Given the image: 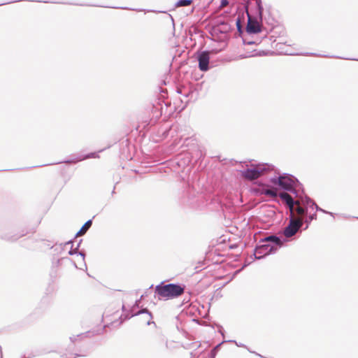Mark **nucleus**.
I'll return each mask as SVG.
<instances>
[{"label":"nucleus","instance_id":"nucleus-1","mask_svg":"<svg viewBox=\"0 0 358 358\" xmlns=\"http://www.w3.org/2000/svg\"><path fill=\"white\" fill-rule=\"evenodd\" d=\"M264 192L266 196L278 197L288 208L289 215H291V213H293L294 212L300 216L307 215L310 206L305 205L301 202L303 196L306 195L304 189H302V192L299 194V196L294 197L287 192L278 193L275 190L271 189H266Z\"/></svg>","mask_w":358,"mask_h":358},{"label":"nucleus","instance_id":"nucleus-2","mask_svg":"<svg viewBox=\"0 0 358 358\" xmlns=\"http://www.w3.org/2000/svg\"><path fill=\"white\" fill-rule=\"evenodd\" d=\"M278 176H274L269 178V182L271 183L273 189L277 192V189L283 190V192H289L294 194V196H299V194L302 192L303 189V185L299 181V180L293 175L289 173L280 174ZM266 189H271L267 188Z\"/></svg>","mask_w":358,"mask_h":358},{"label":"nucleus","instance_id":"nucleus-3","mask_svg":"<svg viewBox=\"0 0 358 358\" xmlns=\"http://www.w3.org/2000/svg\"><path fill=\"white\" fill-rule=\"evenodd\" d=\"M186 286L180 283H168L161 282L155 286V294L159 300H169L178 298L184 294Z\"/></svg>","mask_w":358,"mask_h":358},{"label":"nucleus","instance_id":"nucleus-4","mask_svg":"<svg viewBox=\"0 0 358 358\" xmlns=\"http://www.w3.org/2000/svg\"><path fill=\"white\" fill-rule=\"evenodd\" d=\"M252 167L242 171L241 175L249 180L257 179L274 170V166L269 164H252Z\"/></svg>","mask_w":358,"mask_h":358},{"label":"nucleus","instance_id":"nucleus-5","mask_svg":"<svg viewBox=\"0 0 358 358\" xmlns=\"http://www.w3.org/2000/svg\"><path fill=\"white\" fill-rule=\"evenodd\" d=\"M288 224L280 232L286 238H291L296 234L303 226V220L300 217H294V214L291 213L287 218Z\"/></svg>","mask_w":358,"mask_h":358},{"label":"nucleus","instance_id":"nucleus-6","mask_svg":"<svg viewBox=\"0 0 358 358\" xmlns=\"http://www.w3.org/2000/svg\"><path fill=\"white\" fill-rule=\"evenodd\" d=\"M278 250L277 246L272 245L269 243H259L255 247L252 256L255 259H261L268 255L275 253Z\"/></svg>","mask_w":358,"mask_h":358},{"label":"nucleus","instance_id":"nucleus-7","mask_svg":"<svg viewBox=\"0 0 358 358\" xmlns=\"http://www.w3.org/2000/svg\"><path fill=\"white\" fill-rule=\"evenodd\" d=\"M143 298V295L141 296V298L135 301L134 305L132 307V309L127 311L126 313H124L123 315L120 316V319L123 320H127L130 319L131 317L138 315L140 314L146 313L148 314L149 317V320L146 322L147 325H150L151 324H155V322L152 321V313L148 309V308H142L141 310H138V312L134 313V309L135 308H138L141 299Z\"/></svg>","mask_w":358,"mask_h":358},{"label":"nucleus","instance_id":"nucleus-8","mask_svg":"<svg viewBox=\"0 0 358 358\" xmlns=\"http://www.w3.org/2000/svg\"><path fill=\"white\" fill-rule=\"evenodd\" d=\"M244 2V7L245 8L247 15L248 17L247 26H246V33L248 35L256 34L262 32V27L260 26L259 22L257 19L252 20L248 13L249 5L250 4V1L248 2Z\"/></svg>","mask_w":358,"mask_h":358},{"label":"nucleus","instance_id":"nucleus-9","mask_svg":"<svg viewBox=\"0 0 358 358\" xmlns=\"http://www.w3.org/2000/svg\"><path fill=\"white\" fill-rule=\"evenodd\" d=\"M164 90L161 91V94L152 103V113L156 114V117L161 116L164 112V108L166 110L171 106V102L165 99Z\"/></svg>","mask_w":358,"mask_h":358},{"label":"nucleus","instance_id":"nucleus-10","mask_svg":"<svg viewBox=\"0 0 358 358\" xmlns=\"http://www.w3.org/2000/svg\"><path fill=\"white\" fill-rule=\"evenodd\" d=\"M196 58L198 61L199 69L201 71H207L210 69L209 62L210 59V51L203 50L197 51L195 53Z\"/></svg>","mask_w":358,"mask_h":358},{"label":"nucleus","instance_id":"nucleus-11","mask_svg":"<svg viewBox=\"0 0 358 358\" xmlns=\"http://www.w3.org/2000/svg\"><path fill=\"white\" fill-rule=\"evenodd\" d=\"M27 234V231L25 230H22L20 232L17 233H15L12 230H8L6 232L0 233V238L8 242H15Z\"/></svg>","mask_w":358,"mask_h":358},{"label":"nucleus","instance_id":"nucleus-12","mask_svg":"<svg viewBox=\"0 0 358 358\" xmlns=\"http://www.w3.org/2000/svg\"><path fill=\"white\" fill-rule=\"evenodd\" d=\"M286 241V239H282L281 237L277 235L266 236L259 240V243H269L272 245L277 246L278 249H279Z\"/></svg>","mask_w":358,"mask_h":358},{"label":"nucleus","instance_id":"nucleus-13","mask_svg":"<svg viewBox=\"0 0 358 358\" xmlns=\"http://www.w3.org/2000/svg\"><path fill=\"white\" fill-rule=\"evenodd\" d=\"M106 327H107V325H104L103 327L98 328L96 329L90 330V331H86L85 333L78 334L77 336H71L69 338V339L71 341V343H74L78 338H83V337H89L90 338V337H92L95 335L102 334H103V331H104L105 329L106 328Z\"/></svg>","mask_w":358,"mask_h":358},{"label":"nucleus","instance_id":"nucleus-14","mask_svg":"<svg viewBox=\"0 0 358 358\" xmlns=\"http://www.w3.org/2000/svg\"><path fill=\"white\" fill-rule=\"evenodd\" d=\"M236 24L237 31H238V33L240 34V36L242 38L243 43L244 45H258V44L260 43V41H255V40H252L251 38H249L250 35H248L247 34V36H245V35L243 34V29H242L241 21H240V19L238 17L236 20Z\"/></svg>","mask_w":358,"mask_h":358},{"label":"nucleus","instance_id":"nucleus-15","mask_svg":"<svg viewBox=\"0 0 358 358\" xmlns=\"http://www.w3.org/2000/svg\"><path fill=\"white\" fill-rule=\"evenodd\" d=\"M99 155L96 152H90L87 155H85L84 156H79V157H74V158H72V159H67V160H64L62 162H56V163H53L52 164H60V163H66V164H76L78 162H80V161H83L84 159H90V158H96V157H98ZM50 164H43V165H39V166H36L35 167H40V166H47V165H50Z\"/></svg>","mask_w":358,"mask_h":358},{"label":"nucleus","instance_id":"nucleus-16","mask_svg":"<svg viewBox=\"0 0 358 358\" xmlns=\"http://www.w3.org/2000/svg\"><path fill=\"white\" fill-rule=\"evenodd\" d=\"M301 202H302V203L305 204V205H309L310 206V208L311 209H315L316 211H320V212H322L324 213H326V214H329L331 215V216H334V213H331V212H329V211H327L322 208H321L320 207H319L316 203L312 199H310L308 196L307 195H305L303 196V199L302 201H301Z\"/></svg>","mask_w":358,"mask_h":358},{"label":"nucleus","instance_id":"nucleus-17","mask_svg":"<svg viewBox=\"0 0 358 358\" xmlns=\"http://www.w3.org/2000/svg\"><path fill=\"white\" fill-rule=\"evenodd\" d=\"M185 196H187L186 202L189 205L193 203V199L196 196V192L193 187L188 185L187 189L185 191Z\"/></svg>","mask_w":358,"mask_h":358},{"label":"nucleus","instance_id":"nucleus-18","mask_svg":"<svg viewBox=\"0 0 358 358\" xmlns=\"http://www.w3.org/2000/svg\"><path fill=\"white\" fill-rule=\"evenodd\" d=\"M256 3V15L257 18L259 20L260 22H262L263 21V13H264V8L262 6V0H254Z\"/></svg>","mask_w":358,"mask_h":358},{"label":"nucleus","instance_id":"nucleus-19","mask_svg":"<svg viewBox=\"0 0 358 358\" xmlns=\"http://www.w3.org/2000/svg\"><path fill=\"white\" fill-rule=\"evenodd\" d=\"M196 92L193 90H191L189 88H187V91H183L182 95L184 96L185 99L187 100L181 99L182 102H185V104H187L188 102L192 100V99H195Z\"/></svg>","mask_w":358,"mask_h":358},{"label":"nucleus","instance_id":"nucleus-20","mask_svg":"<svg viewBox=\"0 0 358 358\" xmlns=\"http://www.w3.org/2000/svg\"><path fill=\"white\" fill-rule=\"evenodd\" d=\"M92 224V220H88L80 228V229L76 233L75 237L79 236H83L87 230L91 227Z\"/></svg>","mask_w":358,"mask_h":358},{"label":"nucleus","instance_id":"nucleus-21","mask_svg":"<svg viewBox=\"0 0 358 358\" xmlns=\"http://www.w3.org/2000/svg\"><path fill=\"white\" fill-rule=\"evenodd\" d=\"M303 220V224L306 223V226L305 227L304 229H306L308 228L309 224L313 220H315L317 219V214L315 213L313 214H310L309 215H305L304 217H300Z\"/></svg>","mask_w":358,"mask_h":358},{"label":"nucleus","instance_id":"nucleus-22","mask_svg":"<svg viewBox=\"0 0 358 358\" xmlns=\"http://www.w3.org/2000/svg\"><path fill=\"white\" fill-rule=\"evenodd\" d=\"M64 262H68L71 263L76 268H78V266H77L76 264L75 263V262H73L71 259H70L68 257H62L60 259H58L57 260V262H55V265L57 266H59L62 265V263Z\"/></svg>","mask_w":358,"mask_h":358},{"label":"nucleus","instance_id":"nucleus-23","mask_svg":"<svg viewBox=\"0 0 358 358\" xmlns=\"http://www.w3.org/2000/svg\"><path fill=\"white\" fill-rule=\"evenodd\" d=\"M257 55H262L260 53H257L256 50H247V52L245 54L240 55L239 57L241 59H244L247 57H254Z\"/></svg>","mask_w":358,"mask_h":358},{"label":"nucleus","instance_id":"nucleus-24","mask_svg":"<svg viewBox=\"0 0 358 358\" xmlns=\"http://www.w3.org/2000/svg\"><path fill=\"white\" fill-rule=\"evenodd\" d=\"M193 3V0H178L175 6L176 7H185L189 6Z\"/></svg>","mask_w":358,"mask_h":358},{"label":"nucleus","instance_id":"nucleus-25","mask_svg":"<svg viewBox=\"0 0 358 358\" xmlns=\"http://www.w3.org/2000/svg\"><path fill=\"white\" fill-rule=\"evenodd\" d=\"M223 342L233 343H235L236 345V346H238V347L246 348V346L244 344L238 343L235 340H228V341L224 340Z\"/></svg>","mask_w":358,"mask_h":358},{"label":"nucleus","instance_id":"nucleus-26","mask_svg":"<svg viewBox=\"0 0 358 358\" xmlns=\"http://www.w3.org/2000/svg\"><path fill=\"white\" fill-rule=\"evenodd\" d=\"M78 255H80V256H81V257H82V258H83V262H84V266H85V269H87V264H86V263H85V251H83V250H81V251H79V250H78Z\"/></svg>","mask_w":358,"mask_h":358},{"label":"nucleus","instance_id":"nucleus-27","mask_svg":"<svg viewBox=\"0 0 358 358\" xmlns=\"http://www.w3.org/2000/svg\"><path fill=\"white\" fill-rule=\"evenodd\" d=\"M224 342H223V341L220 343L219 344H217V345H215L214 347V348L211 351V353L212 354H214V353H216L220 348L221 345L224 343Z\"/></svg>","mask_w":358,"mask_h":358},{"label":"nucleus","instance_id":"nucleus-28","mask_svg":"<svg viewBox=\"0 0 358 358\" xmlns=\"http://www.w3.org/2000/svg\"><path fill=\"white\" fill-rule=\"evenodd\" d=\"M78 248H73V247L71 246L70 250L69 251V255H78Z\"/></svg>","mask_w":358,"mask_h":358},{"label":"nucleus","instance_id":"nucleus-29","mask_svg":"<svg viewBox=\"0 0 358 358\" xmlns=\"http://www.w3.org/2000/svg\"><path fill=\"white\" fill-rule=\"evenodd\" d=\"M218 332L221 334V336L224 338V330L221 325L218 326Z\"/></svg>","mask_w":358,"mask_h":358},{"label":"nucleus","instance_id":"nucleus-30","mask_svg":"<svg viewBox=\"0 0 358 358\" xmlns=\"http://www.w3.org/2000/svg\"><path fill=\"white\" fill-rule=\"evenodd\" d=\"M81 356H85V355H80V354L76 353L73 357H66V355H62V358H76L77 357H81Z\"/></svg>","mask_w":358,"mask_h":358},{"label":"nucleus","instance_id":"nucleus-31","mask_svg":"<svg viewBox=\"0 0 358 358\" xmlns=\"http://www.w3.org/2000/svg\"><path fill=\"white\" fill-rule=\"evenodd\" d=\"M183 91H187V88L185 87H177V92L178 94H182Z\"/></svg>","mask_w":358,"mask_h":358},{"label":"nucleus","instance_id":"nucleus-32","mask_svg":"<svg viewBox=\"0 0 358 358\" xmlns=\"http://www.w3.org/2000/svg\"><path fill=\"white\" fill-rule=\"evenodd\" d=\"M222 25H223L224 27V30H221V29H217L221 33H224V32H227V29H228V24L227 23H223L222 24Z\"/></svg>","mask_w":358,"mask_h":358},{"label":"nucleus","instance_id":"nucleus-33","mask_svg":"<svg viewBox=\"0 0 358 358\" xmlns=\"http://www.w3.org/2000/svg\"><path fill=\"white\" fill-rule=\"evenodd\" d=\"M114 8H119V9H123V10H131V8L128 7H113ZM133 10H136V9H132Z\"/></svg>","mask_w":358,"mask_h":358},{"label":"nucleus","instance_id":"nucleus-34","mask_svg":"<svg viewBox=\"0 0 358 358\" xmlns=\"http://www.w3.org/2000/svg\"><path fill=\"white\" fill-rule=\"evenodd\" d=\"M229 3V1L227 0H222L221 1V6H225Z\"/></svg>","mask_w":358,"mask_h":358},{"label":"nucleus","instance_id":"nucleus-35","mask_svg":"<svg viewBox=\"0 0 358 358\" xmlns=\"http://www.w3.org/2000/svg\"><path fill=\"white\" fill-rule=\"evenodd\" d=\"M70 244H71V246L73 247V240H69V241H68L67 242H66V243H64V245H70Z\"/></svg>","mask_w":358,"mask_h":358},{"label":"nucleus","instance_id":"nucleus-36","mask_svg":"<svg viewBox=\"0 0 358 358\" xmlns=\"http://www.w3.org/2000/svg\"><path fill=\"white\" fill-rule=\"evenodd\" d=\"M20 1L21 0H14V1H10V2H8V3H0V6L5 5L6 3H13V2H18V1Z\"/></svg>","mask_w":358,"mask_h":358},{"label":"nucleus","instance_id":"nucleus-37","mask_svg":"<svg viewBox=\"0 0 358 358\" xmlns=\"http://www.w3.org/2000/svg\"><path fill=\"white\" fill-rule=\"evenodd\" d=\"M169 131L168 129L165 130V131L163 132V134H162V135H163V136H164V137H166V136L169 135Z\"/></svg>","mask_w":358,"mask_h":358},{"label":"nucleus","instance_id":"nucleus-38","mask_svg":"<svg viewBox=\"0 0 358 358\" xmlns=\"http://www.w3.org/2000/svg\"><path fill=\"white\" fill-rule=\"evenodd\" d=\"M82 241H83V240H82V239H80V240L79 241V242L78 243L77 246L76 247V248H78V250L79 249V247H80V244H81V242H82Z\"/></svg>","mask_w":358,"mask_h":358},{"label":"nucleus","instance_id":"nucleus-39","mask_svg":"<svg viewBox=\"0 0 358 358\" xmlns=\"http://www.w3.org/2000/svg\"><path fill=\"white\" fill-rule=\"evenodd\" d=\"M169 17L173 23V25L174 26V20H173V17L171 15H169Z\"/></svg>","mask_w":358,"mask_h":358},{"label":"nucleus","instance_id":"nucleus-40","mask_svg":"<svg viewBox=\"0 0 358 358\" xmlns=\"http://www.w3.org/2000/svg\"><path fill=\"white\" fill-rule=\"evenodd\" d=\"M122 311H123V312L126 311V308H125L124 305H123V306H122Z\"/></svg>","mask_w":358,"mask_h":358},{"label":"nucleus","instance_id":"nucleus-41","mask_svg":"<svg viewBox=\"0 0 358 358\" xmlns=\"http://www.w3.org/2000/svg\"><path fill=\"white\" fill-rule=\"evenodd\" d=\"M341 58H342V59H350L349 58H343V57H341ZM352 59V60H357V61H358V59Z\"/></svg>","mask_w":358,"mask_h":358},{"label":"nucleus","instance_id":"nucleus-42","mask_svg":"<svg viewBox=\"0 0 358 358\" xmlns=\"http://www.w3.org/2000/svg\"><path fill=\"white\" fill-rule=\"evenodd\" d=\"M306 55H315V53H306Z\"/></svg>","mask_w":358,"mask_h":358},{"label":"nucleus","instance_id":"nucleus-43","mask_svg":"<svg viewBox=\"0 0 358 358\" xmlns=\"http://www.w3.org/2000/svg\"><path fill=\"white\" fill-rule=\"evenodd\" d=\"M256 355H257L258 356H260L261 357H262V355H260V354H257V353H255Z\"/></svg>","mask_w":358,"mask_h":358},{"label":"nucleus","instance_id":"nucleus-44","mask_svg":"<svg viewBox=\"0 0 358 358\" xmlns=\"http://www.w3.org/2000/svg\"><path fill=\"white\" fill-rule=\"evenodd\" d=\"M243 1H246V2H248L250 1V0H243Z\"/></svg>","mask_w":358,"mask_h":358},{"label":"nucleus","instance_id":"nucleus-45","mask_svg":"<svg viewBox=\"0 0 358 358\" xmlns=\"http://www.w3.org/2000/svg\"><path fill=\"white\" fill-rule=\"evenodd\" d=\"M0 352H1V358H3V357H2V354H1V351Z\"/></svg>","mask_w":358,"mask_h":358},{"label":"nucleus","instance_id":"nucleus-46","mask_svg":"<svg viewBox=\"0 0 358 358\" xmlns=\"http://www.w3.org/2000/svg\"><path fill=\"white\" fill-rule=\"evenodd\" d=\"M80 6H85L84 4H79Z\"/></svg>","mask_w":358,"mask_h":358},{"label":"nucleus","instance_id":"nucleus-47","mask_svg":"<svg viewBox=\"0 0 358 358\" xmlns=\"http://www.w3.org/2000/svg\"><path fill=\"white\" fill-rule=\"evenodd\" d=\"M22 358H29V357H22Z\"/></svg>","mask_w":358,"mask_h":358},{"label":"nucleus","instance_id":"nucleus-48","mask_svg":"<svg viewBox=\"0 0 358 358\" xmlns=\"http://www.w3.org/2000/svg\"><path fill=\"white\" fill-rule=\"evenodd\" d=\"M212 358H214V357H212Z\"/></svg>","mask_w":358,"mask_h":358}]
</instances>
